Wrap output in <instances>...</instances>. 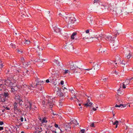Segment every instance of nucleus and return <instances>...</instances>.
Segmentation results:
<instances>
[{"instance_id": "1", "label": "nucleus", "mask_w": 133, "mask_h": 133, "mask_svg": "<svg viewBox=\"0 0 133 133\" xmlns=\"http://www.w3.org/2000/svg\"><path fill=\"white\" fill-rule=\"evenodd\" d=\"M12 76V77H9L7 79L4 80L5 84L7 86L11 87H14L16 85V79L14 76Z\"/></svg>"}, {"instance_id": "2", "label": "nucleus", "mask_w": 133, "mask_h": 133, "mask_svg": "<svg viewBox=\"0 0 133 133\" xmlns=\"http://www.w3.org/2000/svg\"><path fill=\"white\" fill-rule=\"evenodd\" d=\"M55 101L54 98L52 97L47 96L46 99V104L49 106V108H51V109L53 106L55 105Z\"/></svg>"}, {"instance_id": "3", "label": "nucleus", "mask_w": 133, "mask_h": 133, "mask_svg": "<svg viewBox=\"0 0 133 133\" xmlns=\"http://www.w3.org/2000/svg\"><path fill=\"white\" fill-rule=\"evenodd\" d=\"M81 69L75 65H71L70 66L69 72L73 73L75 72L80 73Z\"/></svg>"}, {"instance_id": "4", "label": "nucleus", "mask_w": 133, "mask_h": 133, "mask_svg": "<svg viewBox=\"0 0 133 133\" xmlns=\"http://www.w3.org/2000/svg\"><path fill=\"white\" fill-rule=\"evenodd\" d=\"M24 105H25V110L28 111H30L31 110L32 103L31 102L27 100L25 102Z\"/></svg>"}, {"instance_id": "5", "label": "nucleus", "mask_w": 133, "mask_h": 133, "mask_svg": "<svg viewBox=\"0 0 133 133\" xmlns=\"http://www.w3.org/2000/svg\"><path fill=\"white\" fill-rule=\"evenodd\" d=\"M42 59H38L36 61V64L37 66L40 68L43 67L44 65V63H43Z\"/></svg>"}, {"instance_id": "6", "label": "nucleus", "mask_w": 133, "mask_h": 133, "mask_svg": "<svg viewBox=\"0 0 133 133\" xmlns=\"http://www.w3.org/2000/svg\"><path fill=\"white\" fill-rule=\"evenodd\" d=\"M15 99L16 100V102L18 103L20 106H22L23 103V101L21 99L19 96H16L15 97Z\"/></svg>"}, {"instance_id": "7", "label": "nucleus", "mask_w": 133, "mask_h": 133, "mask_svg": "<svg viewBox=\"0 0 133 133\" xmlns=\"http://www.w3.org/2000/svg\"><path fill=\"white\" fill-rule=\"evenodd\" d=\"M118 60H116H116L114 61H110L109 62V63H110V64L114 65L115 67H116V66H117V64L119 63V61H120V59L119 57L118 58Z\"/></svg>"}, {"instance_id": "8", "label": "nucleus", "mask_w": 133, "mask_h": 133, "mask_svg": "<svg viewBox=\"0 0 133 133\" xmlns=\"http://www.w3.org/2000/svg\"><path fill=\"white\" fill-rule=\"evenodd\" d=\"M101 6L102 9L103 10H106L108 11L109 5L107 3H105L101 4Z\"/></svg>"}, {"instance_id": "9", "label": "nucleus", "mask_w": 133, "mask_h": 133, "mask_svg": "<svg viewBox=\"0 0 133 133\" xmlns=\"http://www.w3.org/2000/svg\"><path fill=\"white\" fill-rule=\"evenodd\" d=\"M23 74L25 78H28L30 76L29 71L27 69H25L23 72Z\"/></svg>"}, {"instance_id": "10", "label": "nucleus", "mask_w": 133, "mask_h": 133, "mask_svg": "<svg viewBox=\"0 0 133 133\" xmlns=\"http://www.w3.org/2000/svg\"><path fill=\"white\" fill-rule=\"evenodd\" d=\"M38 85V86L40 87L39 88V89L41 91L43 90V88L42 87H41V84H38V83H36V84L34 85L33 84H31V87H33V88H35Z\"/></svg>"}, {"instance_id": "11", "label": "nucleus", "mask_w": 133, "mask_h": 133, "mask_svg": "<svg viewBox=\"0 0 133 133\" xmlns=\"http://www.w3.org/2000/svg\"><path fill=\"white\" fill-rule=\"evenodd\" d=\"M130 83V80L129 79H126L125 81L123 83V88L124 89L126 88V86L129 84Z\"/></svg>"}, {"instance_id": "12", "label": "nucleus", "mask_w": 133, "mask_h": 133, "mask_svg": "<svg viewBox=\"0 0 133 133\" xmlns=\"http://www.w3.org/2000/svg\"><path fill=\"white\" fill-rule=\"evenodd\" d=\"M11 91L13 93H15L16 92L18 89V87L16 85V86L14 87H11Z\"/></svg>"}, {"instance_id": "13", "label": "nucleus", "mask_w": 133, "mask_h": 133, "mask_svg": "<svg viewBox=\"0 0 133 133\" xmlns=\"http://www.w3.org/2000/svg\"><path fill=\"white\" fill-rule=\"evenodd\" d=\"M92 104V103L90 102L89 99H88L87 100V103L85 104V105L87 107H90L91 106Z\"/></svg>"}, {"instance_id": "14", "label": "nucleus", "mask_w": 133, "mask_h": 133, "mask_svg": "<svg viewBox=\"0 0 133 133\" xmlns=\"http://www.w3.org/2000/svg\"><path fill=\"white\" fill-rule=\"evenodd\" d=\"M14 113L16 114H19L22 112L21 110L18 108L14 109Z\"/></svg>"}, {"instance_id": "15", "label": "nucleus", "mask_w": 133, "mask_h": 133, "mask_svg": "<svg viewBox=\"0 0 133 133\" xmlns=\"http://www.w3.org/2000/svg\"><path fill=\"white\" fill-rule=\"evenodd\" d=\"M0 99H1V101L3 102H4L6 100V98L3 96V94L0 95Z\"/></svg>"}, {"instance_id": "16", "label": "nucleus", "mask_w": 133, "mask_h": 133, "mask_svg": "<svg viewBox=\"0 0 133 133\" xmlns=\"http://www.w3.org/2000/svg\"><path fill=\"white\" fill-rule=\"evenodd\" d=\"M106 38L107 40L111 42H112L114 41L113 38L111 36H108L106 37Z\"/></svg>"}, {"instance_id": "17", "label": "nucleus", "mask_w": 133, "mask_h": 133, "mask_svg": "<svg viewBox=\"0 0 133 133\" xmlns=\"http://www.w3.org/2000/svg\"><path fill=\"white\" fill-rule=\"evenodd\" d=\"M76 20L75 18L71 17L70 18L69 22H70L71 23H73L75 22Z\"/></svg>"}, {"instance_id": "18", "label": "nucleus", "mask_w": 133, "mask_h": 133, "mask_svg": "<svg viewBox=\"0 0 133 133\" xmlns=\"http://www.w3.org/2000/svg\"><path fill=\"white\" fill-rule=\"evenodd\" d=\"M35 130L38 131V133L42 132V128L40 126H38L35 128Z\"/></svg>"}, {"instance_id": "19", "label": "nucleus", "mask_w": 133, "mask_h": 133, "mask_svg": "<svg viewBox=\"0 0 133 133\" xmlns=\"http://www.w3.org/2000/svg\"><path fill=\"white\" fill-rule=\"evenodd\" d=\"M40 120L42 122V123H46L47 122V121L46 120V118L44 117L43 119H40Z\"/></svg>"}, {"instance_id": "20", "label": "nucleus", "mask_w": 133, "mask_h": 133, "mask_svg": "<svg viewBox=\"0 0 133 133\" xmlns=\"http://www.w3.org/2000/svg\"><path fill=\"white\" fill-rule=\"evenodd\" d=\"M126 105H123V104H121L119 105H118L116 104L115 107H121V108H124L125 107Z\"/></svg>"}, {"instance_id": "21", "label": "nucleus", "mask_w": 133, "mask_h": 133, "mask_svg": "<svg viewBox=\"0 0 133 133\" xmlns=\"http://www.w3.org/2000/svg\"><path fill=\"white\" fill-rule=\"evenodd\" d=\"M107 11H109L111 12L112 11H114V8L113 7L109 5Z\"/></svg>"}, {"instance_id": "22", "label": "nucleus", "mask_w": 133, "mask_h": 133, "mask_svg": "<svg viewBox=\"0 0 133 133\" xmlns=\"http://www.w3.org/2000/svg\"><path fill=\"white\" fill-rule=\"evenodd\" d=\"M54 30L57 33H59L61 32L60 29L56 27L54 28Z\"/></svg>"}, {"instance_id": "23", "label": "nucleus", "mask_w": 133, "mask_h": 133, "mask_svg": "<svg viewBox=\"0 0 133 133\" xmlns=\"http://www.w3.org/2000/svg\"><path fill=\"white\" fill-rule=\"evenodd\" d=\"M112 46L113 48H116L118 46V43H116V42L115 41H113V42L112 43Z\"/></svg>"}, {"instance_id": "24", "label": "nucleus", "mask_w": 133, "mask_h": 133, "mask_svg": "<svg viewBox=\"0 0 133 133\" xmlns=\"http://www.w3.org/2000/svg\"><path fill=\"white\" fill-rule=\"evenodd\" d=\"M112 122L113 125H116L115 128H117V126L118 124V121L116 120L114 122H113L112 121Z\"/></svg>"}, {"instance_id": "25", "label": "nucleus", "mask_w": 133, "mask_h": 133, "mask_svg": "<svg viewBox=\"0 0 133 133\" xmlns=\"http://www.w3.org/2000/svg\"><path fill=\"white\" fill-rule=\"evenodd\" d=\"M100 66L99 65H98L97 64H96L95 65V66H94V69L95 70L96 69V70L99 69L100 68Z\"/></svg>"}, {"instance_id": "26", "label": "nucleus", "mask_w": 133, "mask_h": 133, "mask_svg": "<svg viewBox=\"0 0 133 133\" xmlns=\"http://www.w3.org/2000/svg\"><path fill=\"white\" fill-rule=\"evenodd\" d=\"M14 106V109L18 108V106L17 103L15 102L13 104Z\"/></svg>"}, {"instance_id": "27", "label": "nucleus", "mask_w": 133, "mask_h": 133, "mask_svg": "<svg viewBox=\"0 0 133 133\" xmlns=\"http://www.w3.org/2000/svg\"><path fill=\"white\" fill-rule=\"evenodd\" d=\"M3 94V96L6 98V97H8L9 96V93L8 92H4Z\"/></svg>"}, {"instance_id": "28", "label": "nucleus", "mask_w": 133, "mask_h": 133, "mask_svg": "<svg viewBox=\"0 0 133 133\" xmlns=\"http://www.w3.org/2000/svg\"><path fill=\"white\" fill-rule=\"evenodd\" d=\"M77 34L76 32H73L71 36V38L72 39H74L75 38V36Z\"/></svg>"}, {"instance_id": "29", "label": "nucleus", "mask_w": 133, "mask_h": 133, "mask_svg": "<svg viewBox=\"0 0 133 133\" xmlns=\"http://www.w3.org/2000/svg\"><path fill=\"white\" fill-rule=\"evenodd\" d=\"M3 85L2 84V80H0V90H2V88H3Z\"/></svg>"}, {"instance_id": "30", "label": "nucleus", "mask_w": 133, "mask_h": 133, "mask_svg": "<svg viewBox=\"0 0 133 133\" xmlns=\"http://www.w3.org/2000/svg\"><path fill=\"white\" fill-rule=\"evenodd\" d=\"M71 123H74L76 125H78L79 124L78 123H77L76 120H73L71 122Z\"/></svg>"}, {"instance_id": "31", "label": "nucleus", "mask_w": 133, "mask_h": 133, "mask_svg": "<svg viewBox=\"0 0 133 133\" xmlns=\"http://www.w3.org/2000/svg\"><path fill=\"white\" fill-rule=\"evenodd\" d=\"M131 56L132 55L131 54V52H129V54L127 56V58L128 59H129L130 58Z\"/></svg>"}, {"instance_id": "32", "label": "nucleus", "mask_w": 133, "mask_h": 133, "mask_svg": "<svg viewBox=\"0 0 133 133\" xmlns=\"http://www.w3.org/2000/svg\"><path fill=\"white\" fill-rule=\"evenodd\" d=\"M38 56H40L42 55V51H40V50H39V52H38Z\"/></svg>"}, {"instance_id": "33", "label": "nucleus", "mask_w": 133, "mask_h": 133, "mask_svg": "<svg viewBox=\"0 0 133 133\" xmlns=\"http://www.w3.org/2000/svg\"><path fill=\"white\" fill-rule=\"evenodd\" d=\"M101 79L103 80V81L105 82L106 81L107 78H104L103 77H101Z\"/></svg>"}, {"instance_id": "34", "label": "nucleus", "mask_w": 133, "mask_h": 133, "mask_svg": "<svg viewBox=\"0 0 133 133\" xmlns=\"http://www.w3.org/2000/svg\"><path fill=\"white\" fill-rule=\"evenodd\" d=\"M6 132L8 133H12V130L11 131L9 129L8 130V131H7V130H6Z\"/></svg>"}, {"instance_id": "35", "label": "nucleus", "mask_w": 133, "mask_h": 133, "mask_svg": "<svg viewBox=\"0 0 133 133\" xmlns=\"http://www.w3.org/2000/svg\"><path fill=\"white\" fill-rule=\"evenodd\" d=\"M69 70H65V71L64 72V74H66L68 72H69Z\"/></svg>"}, {"instance_id": "36", "label": "nucleus", "mask_w": 133, "mask_h": 133, "mask_svg": "<svg viewBox=\"0 0 133 133\" xmlns=\"http://www.w3.org/2000/svg\"><path fill=\"white\" fill-rule=\"evenodd\" d=\"M112 13L113 14H114L115 15H116L117 14V13L116 12V11H115L114 10V11H112Z\"/></svg>"}, {"instance_id": "37", "label": "nucleus", "mask_w": 133, "mask_h": 133, "mask_svg": "<svg viewBox=\"0 0 133 133\" xmlns=\"http://www.w3.org/2000/svg\"><path fill=\"white\" fill-rule=\"evenodd\" d=\"M17 52H19V53L20 54L23 53V51H20V50H19V49L17 50Z\"/></svg>"}, {"instance_id": "38", "label": "nucleus", "mask_w": 133, "mask_h": 133, "mask_svg": "<svg viewBox=\"0 0 133 133\" xmlns=\"http://www.w3.org/2000/svg\"><path fill=\"white\" fill-rule=\"evenodd\" d=\"M85 132V130L83 129L80 131L79 133H84Z\"/></svg>"}, {"instance_id": "39", "label": "nucleus", "mask_w": 133, "mask_h": 133, "mask_svg": "<svg viewBox=\"0 0 133 133\" xmlns=\"http://www.w3.org/2000/svg\"><path fill=\"white\" fill-rule=\"evenodd\" d=\"M25 43L26 44H29L30 43V41L28 40H26L25 39Z\"/></svg>"}, {"instance_id": "40", "label": "nucleus", "mask_w": 133, "mask_h": 133, "mask_svg": "<svg viewBox=\"0 0 133 133\" xmlns=\"http://www.w3.org/2000/svg\"><path fill=\"white\" fill-rule=\"evenodd\" d=\"M90 126L91 127H94V123H92L90 125Z\"/></svg>"}, {"instance_id": "41", "label": "nucleus", "mask_w": 133, "mask_h": 133, "mask_svg": "<svg viewBox=\"0 0 133 133\" xmlns=\"http://www.w3.org/2000/svg\"><path fill=\"white\" fill-rule=\"evenodd\" d=\"M126 62H125V61H122L121 62V63L122 64H123L124 65H125L126 63Z\"/></svg>"}, {"instance_id": "42", "label": "nucleus", "mask_w": 133, "mask_h": 133, "mask_svg": "<svg viewBox=\"0 0 133 133\" xmlns=\"http://www.w3.org/2000/svg\"><path fill=\"white\" fill-rule=\"evenodd\" d=\"M98 1V0H94L93 4H94L95 3H97Z\"/></svg>"}, {"instance_id": "43", "label": "nucleus", "mask_w": 133, "mask_h": 133, "mask_svg": "<svg viewBox=\"0 0 133 133\" xmlns=\"http://www.w3.org/2000/svg\"><path fill=\"white\" fill-rule=\"evenodd\" d=\"M46 103V101H43L42 102V104L43 105H45Z\"/></svg>"}, {"instance_id": "44", "label": "nucleus", "mask_w": 133, "mask_h": 133, "mask_svg": "<svg viewBox=\"0 0 133 133\" xmlns=\"http://www.w3.org/2000/svg\"><path fill=\"white\" fill-rule=\"evenodd\" d=\"M57 1L58 2H59L61 3H62L63 2V0H57Z\"/></svg>"}, {"instance_id": "45", "label": "nucleus", "mask_w": 133, "mask_h": 133, "mask_svg": "<svg viewBox=\"0 0 133 133\" xmlns=\"http://www.w3.org/2000/svg\"><path fill=\"white\" fill-rule=\"evenodd\" d=\"M46 128L47 129V131L49 132H50V128H48V127H46Z\"/></svg>"}, {"instance_id": "46", "label": "nucleus", "mask_w": 133, "mask_h": 133, "mask_svg": "<svg viewBox=\"0 0 133 133\" xmlns=\"http://www.w3.org/2000/svg\"><path fill=\"white\" fill-rule=\"evenodd\" d=\"M64 83V82L63 81H61V82H60V84H61V85H63V84Z\"/></svg>"}, {"instance_id": "47", "label": "nucleus", "mask_w": 133, "mask_h": 133, "mask_svg": "<svg viewBox=\"0 0 133 133\" xmlns=\"http://www.w3.org/2000/svg\"><path fill=\"white\" fill-rule=\"evenodd\" d=\"M27 88L28 89H30V90H31V88L30 86H28Z\"/></svg>"}, {"instance_id": "48", "label": "nucleus", "mask_w": 133, "mask_h": 133, "mask_svg": "<svg viewBox=\"0 0 133 133\" xmlns=\"http://www.w3.org/2000/svg\"><path fill=\"white\" fill-rule=\"evenodd\" d=\"M3 123H4L3 122L0 121V125H2Z\"/></svg>"}, {"instance_id": "49", "label": "nucleus", "mask_w": 133, "mask_h": 133, "mask_svg": "<svg viewBox=\"0 0 133 133\" xmlns=\"http://www.w3.org/2000/svg\"><path fill=\"white\" fill-rule=\"evenodd\" d=\"M23 119H24L23 118V117H21V119H20L21 121V122H23Z\"/></svg>"}, {"instance_id": "50", "label": "nucleus", "mask_w": 133, "mask_h": 133, "mask_svg": "<svg viewBox=\"0 0 133 133\" xmlns=\"http://www.w3.org/2000/svg\"><path fill=\"white\" fill-rule=\"evenodd\" d=\"M3 127H0V131L3 130Z\"/></svg>"}, {"instance_id": "51", "label": "nucleus", "mask_w": 133, "mask_h": 133, "mask_svg": "<svg viewBox=\"0 0 133 133\" xmlns=\"http://www.w3.org/2000/svg\"><path fill=\"white\" fill-rule=\"evenodd\" d=\"M5 109L7 110H9L10 109L8 107H6L5 108Z\"/></svg>"}, {"instance_id": "52", "label": "nucleus", "mask_w": 133, "mask_h": 133, "mask_svg": "<svg viewBox=\"0 0 133 133\" xmlns=\"http://www.w3.org/2000/svg\"><path fill=\"white\" fill-rule=\"evenodd\" d=\"M54 126L56 128H57L58 127V124H55L54 125Z\"/></svg>"}, {"instance_id": "53", "label": "nucleus", "mask_w": 133, "mask_h": 133, "mask_svg": "<svg viewBox=\"0 0 133 133\" xmlns=\"http://www.w3.org/2000/svg\"><path fill=\"white\" fill-rule=\"evenodd\" d=\"M52 127V126L48 125L47 126H46V127H48V128H50L51 127Z\"/></svg>"}, {"instance_id": "54", "label": "nucleus", "mask_w": 133, "mask_h": 133, "mask_svg": "<svg viewBox=\"0 0 133 133\" xmlns=\"http://www.w3.org/2000/svg\"><path fill=\"white\" fill-rule=\"evenodd\" d=\"M56 63H57V64L58 65H59L60 64H59V63L58 62V60H57V61L56 60Z\"/></svg>"}, {"instance_id": "55", "label": "nucleus", "mask_w": 133, "mask_h": 133, "mask_svg": "<svg viewBox=\"0 0 133 133\" xmlns=\"http://www.w3.org/2000/svg\"><path fill=\"white\" fill-rule=\"evenodd\" d=\"M85 32L86 33H88L89 32V30H86Z\"/></svg>"}, {"instance_id": "56", "label": "nucleus", "mask_w": 133, "mask_h": 133, "mask_svg": "<svg viewBox=\"0 0 133 133\" xmlns=\"http://www.w3.org/2000/svg\"><path fill=\"white\" fill-rule=\"evenodd\" d=\"M49 79H47L46 81V82L47 83H48L49 82Z\"/></svg>"}, {"instance_id": "57", "label": "nucleus", "mask_w": 133, "mask_h": 133, "mask_svg": "<svg viewBox=\"0 0 133 133\" xmlns=\"http://www.w3.org/2000/svg\"><path fill=\"white\" fill-rule=\"evenodd\" d=\"M21 61L22 62H23V61H24V60L23 58V57H22L21 58Z\"/></svg>"}, {"instance_id": "58", "label": "nucleus", "mask_w": 133, "mask_h": 133, "mask_svg": "<svg viewBox=\"0 0 133 133\" xmlns=\"http://www.w3.org/2000/svg\"><path fill=\"white\" fill-rule=\"evenodd\" d=\"M43 82V81H40V82H38V84H39V83H42Z\"/></svg>"}, {"instance_id": "59", "label": "nucleus", "mask_w": 133, "mask_h": 133, "mask_svg": "<svg viewBox=\"0 0 133 133\" xmlns=\"http://www.w3.org/2000/svg\"><path fill=\"white\" fill-rule=\"evenodd\" d=\"M33 133H38V131L36 130V131L34 132Z\"/></svg>"}, {"instance_id": "60", "label": "nucleus", "mask_w": 133, "mask_h": 133, "mask_svg": "<svg viewBox=\"0 0 133 133\" xmlns=\"http://www.w3.org/2000/svg\"><path fill=\"white\" fill-rule=\"evenodd\" d=\"M93 110L94 111H95L96 110V109L95 108H93Z\"/></svg>"}, {"instance_id": "61", "label": "nucleus", "mask_w": 133, "mask_h": 133, "mask_svg": "<svg viewBox=\"0 0 133 133\" xmlns=\"http://www.w3.org/2000/svg\"><path fill=\"white\" fill-rule=\"evenodd\" d=\"M92 69V68L91 69H85V70H86L89 71V70H90Z\"/></svg>"}, {"instance_id": "62", "label": "nucleus", "mask_w": 133, "mask_h": 133, "mask_svg": "<svg viewBox=\"0 0 133 133\" xmlns=\"http://www.w3.org/2000/svg\"><path fill=\"white\" fill-rule=\"evenodd\" d=\"M133 79V77H132V78H130L129 79V80H130V81L132 79Z\"/></svg>"}, {"instance_id": "63", "label": "nucleus", "mask_w": 133, "mask_h": 133, "mask_svg": "<svg viewBox=\"0 0 133 133\" xmlns=\"http://www.w3.org/2000/svg\"><path fill=\"white\" fill-rule=\"evenodd\" d=\"M115 74H117V72H116V71H115Z\"/></svg>"}, {"instance_id": "64", "label": "nucleus", "mask_w": 133, "mask_h": 133, "mask_svg": "<svg viewBox=\"0 0 133 133\" xmlns=\"http://www.w3.org/2000/svg\"><path fill=\"white\" fill-rule=\"evenodd\" d=\"M23 86L25 87V86L27 87V85H24Z\"/></svg>"}]
</instances>
